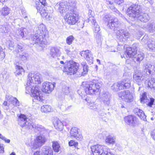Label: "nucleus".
Wrapping results in <instances>:
<instances>
[{"label":"nucleus","mask_w":155,"mask_h":155,"mask_svg":"<svg viewBox=\"0 0 155 155\" xmlns=\"http://www.w3.org/2000/svg\"><path fill=\"white\" fill-rule=\"evenodd\" d=\"M28 77V81L26 87V93H31V96L34 98L32 99L33 101L37 100L42 102L44 100L42 92L40 91L38 86L34 84L41 83L42 79L41 75L39 73H29Z\"/></svg>","instance_id":"1"},{"label":"nucleus","mask_w":155,"mask_h":155,"mask_svg":"<svg viewBox=\"0 0 155 155\" xmlns=\"http://www.w3.org/2000/svg\"><path fill=\"white\" fill-rule=\"evenodd\" d=\"M18 124L21 127H25L28 129H35L43 134H48V130L43 126L37 124L32 117H27L24 114H21L18 117Z\"/></svg>","instance_id":"2"},{"label":"nucleus","mask_w":155,"mask_h":155,"mask_svg":"<svg viewBox=\"0 0 155 155\" xmlns=\"http://www.w3.org/2000/svg\"><path fill=\"white\" fill-rule=\"evenodd\" d=\"M127 13L130 18L133 21L139 15H140L138 16V19L142 22H146L150 19L148 14L145 13L141 14V9L140 6L137 5L133 4L131 5L127 9Z\"/></svg>","instance_id":"3"},{"label":"nucleus","mask_w":155,"mask_h":155,"mask_svg":"<svg viewBox=\"0 0 155 155\" xmlns=\"http://www.w3.org/2000/svg\"><path fill=\"white\" fill-rule=\"evenodd\" d=\"M137 47L136 45H134L132 47H128L126 52L121 56L122 58L128 59L132 58L135 62H140L143 59L144 55L143 53L139 52L137 54Z\"/></svg>","instance_id":"4"},{"label":"nucleus","mask_w":155,"mask_h":155,"mask_svg":"<svg viewBox=\"0 0 155 155\" xmlns=\"http://www.w3.org/2000/svg\"><path fill=\"white\" fill-rule=\"evenodd\" d=\"M102 84L101 82L97 80H94L90 82H83L81 87L87 94H92L99 91Z\"/></svg>","instance_id":"5"},{"label":"nucleus","mask_w":155,"mask_h":155,"mask_svg":"<svg viewBox=\"0 0 155 155\" xmlns=\"http://www.w3.org/2000/svg\"><path fill=\"white\" fill-rule=\"evenodd\" d=\"M79 64L73 61L68 62L64 66V70L70 75L77 73L79 69Z\"/></svg>","instance_id":"6"},{"label":"nucleus","mask_w":155,"mask_h":155,"mask_svg":"<svg viewBox=\"0 0 155 155\" xmlns=\"http://www.w3.org/2000/svg\"><path fill=\"white\" fill-rule=\"evenodd\" d=\"M130 80L127 79L114 84L111 86V89L114 91H117L121 90L128 88L130 87Z\"/></svg>","instance_id":"7"},{"label":"nucleus","mask_w":155,"mask_h":155,"mask_svg":"<svg viewBox=\"0 0 155 155\" xmlns=\"http://www.w3.org/2000/svg\"><path fill=\"white\" fill-rule=\"evenodd\" d=\"M93 155H105L109 149L106 146L97 144L91 147Z\"/></svg>","instance_id":"8"},{"label":"nucleus","mask_w":155,"mask_h":155,"mask_svg":"<svg viewBox=\"0 0 155 155\" xmlns=\"http://www.w3.org/2000/svg\"><path fill=\"white\" fill-rule=\"evenodd\" d=\"M146 75L145 73H142L139 70H136L133 75V81L139 85H141Z\"/></svg>","instance_id":"9"},{"label":"nucleus","mask_w":155,"mask_h":155,"mask_svg":"<svg viewBox=\"0 0 155 155\" xmlns=\"http://www.w3.org/2000/svg\"><path fill=\"white\" fill-rule=\"evenodd\" d=\"M64 19L69 24L74 25L78 21L77 15L72 12L71 10L67 13L64 17Z\"/></svg>","instance_id":"10"},{"label":"nucleus","mask_w":155,"mask_h":155,"mask_svg":"<svg viewBox=\"0 0 155 155\" xmlns=\"http://www.w3.org/2000/svg\"><path fill=\"white\" fill-rule=\"evenodd\" d=\"M117 38L120 42H124L129 38L130 35L129 32L124 29L117 30L116 32Z\"/></svg>","instance_id":"11"},{"label":"nucleus","mask_w":155,"mask_h":155,"mask_svg":"<svg viewBox=\"0 0 155 155\" xmlns=\"http://www.w3.org/2000/svg\"><path fill=\"white\" fill-rule=\"evenodd\" d=\"M69 6L68 5V3L67 2H60L59 3H57L55 5V7L58 9V11L61 13H63L65 12L66 11L70 9L71 10V9L70 8L71 6L72 7H74V5H71L70 4Z\"/></svg>","instance_id":"12"},{"label":"nucleus","mask_w":155,"mask_h":155,"mask_svg":"<svg viewBox=\"0 0 155 155\" xmlns=\"http://www.w3.org/2000/svg\"><path fill=\"white\" fill-rule=\"evenodd\" d=\"M30 42L31 44L34 45V44L38 43L40 44H46L45 38L43 37L42 35H41L37 34H35L30 38Z\"/></svg>","instance_id":"13"},{"label":"nucleus","mask_w":155,"mask_h":155,"mask_svg":"<svg viewBox=\"0 0 155 155\" xmlns=\"http://www.w3.org/2000/svg\"><path fill=\"white\" fill-rule=\"evenodd\" d=\"M47 140L45 135H40L37 137L32 148L36 149L44 144Z\"/></svg>","instance_id":"14"},{"label":"nucleus","mask_w":155,"mask_h":155,"mask_svg":"<svg viewBox=\"0 0 155 155\" xmlns=\"http://www.w3.org/2000/svg\"><path fill=\"white\" fill-rule=\"evenodd\" d=\"M119 97L127 102H130L133 100V96L130 91L128 90L124 91L118 93Z\"/></svg>","instance_id":"15"},{"label":"nucleus","mask_w":155,"mask_h":155,"mask_svg":"<svg viewBox=\"0 0 155 155\" xmlns=\"http://www.w3.org/2000/svg\"><path fill=\"white\" fill-rule=\"evenodd\" d=\"M80 54L82 57H84L85 59L91 64L93 63V57L91 51L88 50L83 51L81 52Z\"/></svg>","instance_id":"16"},{"label":"nucleus","mask_w":155,"mask_h":155,"mask_svg":"<svg viewBox=\"0 0 155 155\" xmlns=\"http://www.w3.org/2000/svg\"><path fill=\"white\" fill-rule=\"evenodd\" d=\"M42 87L43 91L49 94L53 90L54 87V84L46 81L42 84Z\"/></svg>","instance_id":"17"},{"label":"nucleus","mask_w":155,"mask_h":155,"mask_svg":"<svg viewBox=\"0 0 155 155\" xmlns=\"http://www.w3.org/2000/svg\"><path fill=\"white\" fill-rule=\"evenodd\" d=\"M144 72L146 75L149 74H153L155 72V67L149 63H146L143 64V67Z\"/></svg>","instance_id":"18"},{"label":"nucleus","mask_w":155,"mask_h":155,"mask_svg":"<svg viewBox=\"0 0 155 155\" xmlns=\"http://www.w3.org/2000/svg\"><path fill=\"white\" fill-rule=\"evenodd\" d=\"M93 28L94 35L95 36L97 42L98 43H101L102 39L101 32L100 31V29L99 26L98 25H96L95 26H93Z\"/></svg>","instance_id":"19"},{"label":"nucleus","mask_w":155,"mask_h":155,"mask_svg":"<svg viewBox=\"0 0 155 155\" xmlns=\"http://www.w3.org/2000/svg\"><path fill=\"white\" fill-rule=\"evenodd\" d=\"M120 25V22L116 18L109 20L108 21L107 26L111 29H114L118 28Z\"/></svg>","instance_id":"20"},{"label":"nucleus","mask_w":155,"mask_h":155,"mask_svg":"<svg viewBox=\"0 0 155 155\" xmlns=\"http://www.w3.org/2000/svg\"><path fill=\"white\" fill-rule=\"evenodd\" d=\"M37 9L38 12L40 13L42 17L46 18L48 20H51V16L50 14L48 13V11H46L45 7L42 8L38 7L37 8Z\"/></svg>","instance_id":"21"},{"label":"nucleus","mask_w":155,"mask_h":155,"mask_svg":"<svg viewBox=\"0 0 155 155\" xmlns=\"http://www.w3.org/2000/svg\"><path fill=\"white\" fill-rule=\"evenodd\" d=\"M124 119L126 123L131 126H134L137 123V118L134 116L129 115L125 117Z\"/></svg>","instance_id":"22"},{"label":"nucleus","mask_w":155,"mask_h":155,"mask_svg":"<svg viewBox=\"0 0 155 155\" xmlns=\"http://www.w3.org/2000/svg\"><path fill=\"white\" fill-rule=\"evenodd\" d=\"M110 95L108 92H103L101 95L100 99L104 104L108 105L110 104Z\"/></svg>","instance_id":"23"},{"label":"nucleus","mask_w":155,"mask_h":155,"mask_svg":"<svg viewBox=\"0 0 155 155\" xmlns=\"http://www.w3.org/2000/svg\"><path fill=\"white\" fill-rule=\"evenodd\" d=\"M36 31L38 34L42 35L44 38H45V37L47 34L45 26L43 24H41L38 25Z\"/></svg>","instance_id":"24"},{"label":"nucleus","mask_w":155,"mask_h":155,"mask_svg":"<svg viewBox=\"0 0 155 155\" xmlns=\"http://www.w3.org/2000/svg\"><path fill=\"white\" fill-rule=\"evenodd\" d=\"M70 133L71 136L74 137L77 140H81L82 139V136L78 133V129L76 127H72Z\"/></svg>","instance_id":"25"},{"label":"nucleus","mask_w":155,"mask_h":155,"mask_svg":"<svg viewBox=\"0 0 155 155\" xmlns=\"http://www.w3.org/2000/svg\"><path fill=\"white\" fill-rule=\"evenodd\" d=\"M50 54L53 58H54L60 56L61 54V52L59 48L54 47L51 49Z\"/></svg>","instance_id":"26"},{"label":"nucleus","mask_w":155,"mask_h":155,"mask_svg":"<svg viewBox=\"0 0 155 155\" xmlns=\"http://www.w3.org/2000/svg\"><path fill=\"white\" fill-rule=\"evenodd\" d=\"M143 28L150 33H153L155 31V25L153 23H149L144 25Z\"/></svg>","instance_id":"27"},{"label":"nucleus","mask_w":155,"mask_h":155,"mask_svg":"<svg viewBox=\"0 0 155 155\" xmlns=\"http://www.w3.org/2000/svg\"><path fill=\"white\" fill-rule=\"evenodd\" d=\"M16 33L18 35L19 38H23L27 35V30L25 28H21L18 30Z\"/></svg>","instance_id":"28"},{"label":"nucleus","mask_w":155,"mask_h":155,"mask_svg":"<svg viewBox=\"0 0 155 155\" xmlns=\"http://www.w3.org/2000/svg\"><path fill=\"white\" fill-rule=\"evenodd\" d=\"M55 128L58 130H60L62 129L63 125L62 122L59 120L55 119L53 122Z\"/></svg>","instance_id":"29"},{"label":"nucleus","mask_w":155,"mask_h":155,"mask_svg":"<svg viewBox=\"0 0 155 155\" xmlns=\"http://www.w3.org/2000/svg\"><path fill=\"white\" fill-rule=\"evenodd\" d=\"M94 12L91 10H89L88 13L89 18L88 19L89 21H90L92 22L94 26L98 25L94 18Z\"/></svg>","instance_id":"30"},{"label":"nucleus","mask_w":155,"mask_h":155,"mask_svg":"<svg viewBox=\"0 0 155 155\" xmlns=\"http://www.w3.org/2000/svg\"><path fill=\"white\" fill-rule=\"evenodd\" d=\"M42 153L44 155H53V152L52 149L49 147L44 146L42 148Z\"/></svg>","instance_id":"31"},{"label":"nucleus","mask_w":155,"mask_h":155,"mask_svg":"<svg viewBox=\"0 0 155 155\" xmlns=\"http://www.w3.org/2000/svg\"><path fill=\"white\" fill-rule=\"evenodd\" d=\"M9 98V100H10L11 103L15 106H18L20 105V103L18 101L15 97H14L12 96L8 97Z\"/></svg>","instance_id":"32"},{"label":"nucleus","mask_w":155,"mask_h":155,"mask_svg":"<svg viewBox=\"0 0 155 155\" xmlns=\"http://www.w3.org/2000/svg\"><path fill=\"white\" fill-rule=\"evenodd\" d=\"M41 110L42 112L46 113L51 111V107L48 105H45L41 107Z\"/></svg>","instance_id":"33"},{"label":"nucleus","mask_w":155,"mask_h":155,"mask_svg":"<svg viewBox=\"0 0 155 155\" xmlns=\"http://www.w3.org/2000/svg\"><path fill=\"white\" fill-rule=\"evenodd\" d=\"M52 147L54 151L56 152H58L59 151L60 146L57 141L53 142Z\"/></svg>","instance_id":"34"},{"label":"nucleus","mask_w":155,"mask_h":155,"mask_svg":"<svg viewBox=\"0 0 155 155\" xmlns=\"http://www.w3.org/2000/svg\"><path fill=\"white\" fill-rule=\"evenodd\" d=\"M24 70L22 67L16 65V71L15 72L16 75H19L21 74L22 73L24 72Z\"/></svg>","instance_id":"35"},{"label":"nucleus","mask_w":155,"mask_h":155,"mask_svg":"<svg viewBox=\"0 0 155 155\" xmlns=\"http://www.w3.org/2000/svg\"><path fill=\"white\" fill-rule=\"evenodd\" d=\"M148 85L150 88H153L155 90V79L153 78H151L148 81Z\"/></svg>","instance_id":"36"},{"label":"nucleus","mask_w":155,"mask_h":155,"mask_svg":"<svg viewBox=\"0 0 155 155\" xmlns=\"http://www.w3.org/2000/svg\"><path fill=\"white\" fill-rule=\"evenodd\" d=\"M115 141L113 137L110 136H109L106 137L105 142L107 143H113Z\"/></svg>","instance_id":"37"},{"label":"nucleus","mask_w":155,"mask_h":155,"mask_svg":"<svg viewBox=\"0 0 155 155\" xmlns=\"http://www.w3.org/2000/svg\"><path fill=\"white\" fill-rule=\"evenodd\" d=\"M9 11V9L8 7H4L2 8L1 12L3 15H7L8 14Z\"/></svg>","instance_id":"38"},{"label":"nucleus","mask_w":155,"mask_h":155,"mask_svg":"<svg viewBox=\"0 0 155 155\" xmlns=\"http://www.w3.org/2000/svg\"><path fill=\"white\" fill-rule=\"evenodd\" d=\"M148 46L150 49L153 50L155 48V41L151 40L148 41Z\"/></svg>","instance_id":"39"},{"label":"nucleus","mask_w":155,"mask_h":155,"mask_svg":"<svg viewBox=\"0 0 155 155\" xmlns=\"http://www.w3.org/2000/svg\"><path fill=\"white\" fill-rule=\"evenodd\" d=\"M74 38L73 36L70 35L66 39V43L68 45H71L72 43V42L74 41Z\"/></svg>","instance_id":"40"},{"label":"nucleus","mask_w":155,"mask_h":155,"mask_svg":"<svg viewBox=\"0 0 155 155\" xmlns=\"http://www.w3.org/2000/svg\"><path fill=\"white\" fill-rule=\"evenodd\" d=\"M137 115L143 120H145V119H146V116L143 111V112H139V113L137 114Z\"/></svg>","instance_id":"41"},{"label":"nucleus","mask_w":155,"mask_h":155,"mask_svg":"<svg viewBox=\"0 0 155 155\" xmlns=\"http://www.w3.org/2000/svg\"><path fill=\"white\" fill-rule=\"evenodd\" d=\"M28 54H27L23 52L21 54H19V57L23 61L26 60L27 59Z\"/></svg>","instance_id":"42"},{"label":"nucleus","mask_w":155,"mask_h":155,"mask_svg":"<svg viewBox=\"0 0 155 155\" xmlns=\"http://www.w3.org/2000/svg\"><path fill=\"white\" fill-rule=\"evenodd\" d=\"M5 56L4 51L0 46V59L4 58Z\"/></svg>","instance_id":"43"},{"label":"nucleus","mask_w":155,"mask_h":155,"mask_svg":"<svg viewBox=\"0 0 155 155\" xmlns=\"http://www.w3.org/2000/svg\"><path fill=\"white\" fill-rule=\"evenodd\" d=\"M13 43L12 41H9L7 42V45L8 46L10 50H12L13 48Z\"/></svg>","instance_id":"44"},{"label":"nucleus","mask_w":155,"mask_h":155,"mask_svg":"<svg viewBox=\"0 0 155 155\" xmlns=\"http://www.w3.org/2000/svg\"><path fill=\"white\" fill-rule=\"evenodd\" d=\"M89 107L91 109L94 110L97 109V107L94 103H91L89 104Z\"/></svg>","instance_id":"45"},{"label":"nucleus","mask_w":155,"mask_h":155,"mask_svg":"<svg viewBox=\"0 0 155 155\" xmlns=\"http://www.w3.org/2000/svg\"><path fill=\"white\" fill-rule=\"evenodd\" d=\"M17 50L18 52L23 50V48L22 45L18 44L17 46Z\"/></svg>","instance_id":"46"},{"label":"nucleus","mask_w":155,"mask_h":155,"mask_svg":"<svg viewBox=\"0 0 155 155\" xmlns=\"http://www.w3.org/2000/svg\"><path fill=\"white\" fill-rule=\"evenodd\" d=\"M69 145L71 146H74L75 147L78 145V143L74 141L71 140L69 142Z\"/></svg>","instance_id":"47"},{"label":"nucleus","mask_w":155,"mask_h":155,"mask_svg":"<svg viewBox=\"0 0 155 155\" xmlns=\"http://www.w3.org/2000/svg\"><path fill=\"white\" fill-rule=\"evenodd\" d=\"M154 101V100L153 98H150V101L147 104V105L150 107H152V105L153 104V102Z\"/></svg>","instance_id":"48"},{"label":"nucleus","mask_w":155,"mask_h":155,"mask_svg":"<svg viewBox=\"0 0 155 155\" xmlns=\"http://www.w3.org/2000/svg\"><path fill=\"white\" fill-rule=\"evenodd\" d=\"M21 12L22 14V16L23 17L25 18H27V13L25 10L24 9H21Z\"/></svg>","instance_id":"49"},{"label":"nucleus","mask_w":155,"mask_h":155,"mask_svg":"<svg viewBox=\"0 0 155 155\" xmlns=\"http://www.w3.org/2000/svg\"><path fill=\"white\" fill-rule=\"evenodd\" d=\"M64 91V93L65 94L68 95L70 92V90L69 87H65V89L64 91Z\"/></svg>","instance_id":"50"},{"label":"nucleus","mask_w":155,"mask_h":155,"mask_svg":"<svg viewBox=\"0 0 155 155\" xmlns=\"http://www.w3.org/2000/svg\"><path fill=\"white\" fill-rule=\"evenodd\" d=\"M134 111L135 114L137 115L139 112H143V110L138 108H135L134 110Z\"/></svg>","instance_id":"51"},{"label":"nucleus","mask_w":155,"mask_h":155,"mask_svg":"<svg viewBox=\"0 0 155 155\" xmlns=\"http://www.w3.org/2000/svg\"><path fill=\"white\" fill-rule=\"evenodd\" d=\"M83 71H84V72H82V75H83L84 74H85L88 71V67L87 66H83Z\"/></svg>","instance_id":"52"},{"label":"nucleus","mask_w":155,"mask_h":155,"mask_svg":"<svg viewBox=\"0 0 155 155\" xmlns=\"http://www.w3.org/2000/svg\"><path fill=\"white\" fill-rule=\"evenodd\" d=\"M114 2L115 3L120 5L124 2V0H114Z\"/></svg>","instance_id":"53"},{"label":"nucleus","mask_w":155,"mask_h":155,"mask_svg":"<svg viewBox=\"0 0 155 155\" xmlns=\"http://www.w3.org/2000/svg\"><path fill=\"white\" fill-rule=\"evenodd\" d=\"M150 134L153 138L155 140V130H154L151 132Z\"/></svg>","instance_id":"54"},{"label":"nucleus","mask_w":155,"mask_h":155,"mask_svg":"<svg viewBox=\"0 0 155 155\" xmlns=\"http://www.w3.org/2000/svg\"><path fill=\"white\" fill-rule=\"evenodd\" d=\"M40 3L44 6L46 5L47 3L46 0H39Z\"/></svg>","instance_id":"55"},{"label":"nucleus","mask_w":155,"mask_h":155,"mask_svg":"<svg viewBox=\"0 0 155 155\" xmlns=\"http://www.w3.org/2000/svg\"><path fill=\"white\" fill-rule=\"evenodd\" d=\"M146 96L145 94H143L142 95V97L140 98L141 101L142 102H145L144 101L145 100V98H146Z\"/></svg>","instance_id":"56"},{"label":"nucleus","mask_w":155,"mask_h":155,"mask_svg":"<svg viewBox=\"0 0 155 155\" xmlns=\"http://www.w3.org/2000/svg\"><path fill=\"white\" fill-rule=\"evenodd\" d=\"M4 149L3 145L0 143V151L1 153H3L4 152Z\"/></svg>","instance_id":"57"},{"label":"nucleus","mask_w":155,"mask_h":155,"mask_svg":"<svg viewBox=\"0 0 155 155\" xmlns=\"http://www.w3.org/2000/svg\"><path fill=\"white\" fill-rule=\"evenodd\" d=\"M113 11H114L115 12H116V13L118 14V15L120 16H122V15L121 14H120V12L119 11H118L115 8H114L113 9Z\"/></svg>","instance_id":"58"},{"label":"nucleus","mask_w":155,"mask_h":155,"mask_svg":"<svg viewBox=\"0 0 155 155\" xmlns=\"http://www.w3.org/2000/svg\"><path fill=\"white\" fill-rule=\"evenodd\" d=\"M105 155H114L113 153H112L110 150L109 149V150H108V152H107Z\"/></svg>","instance_id":"59"},{"label":"nucleus","mask_w":155,"mask_h":155,"mask_svg":"<svg viewBox=\"0 0 155 155\" xmlns=\"http://www.w3.org/2000/svg\"><path fill=\"white\" fill-rule=\"evenodd\" d=\"M3 140H4L6 143H8L10 142V140L7 139L5 137V138Z\"/></svg>","instance_id":"60"},{"label":"nucleus","mask_w":155,"mask_h":155,"mask_svg":"<svg viewBox=\"0 0 155 155\" xmlns=\"http://www.w3.org/2000/svg\"><path fill=\"white\" fill-rule=\"evenodd\" d=\"M33 155H41V154L40 152L37 151L34 153Z\"/></svg>","instance_id":"61"},{"label":"nucleus","mask_w":155,"mask_h":155,"mask_svg":"<svg viewBox=\"0 0 155 155\" xmlns=\"http://www.w3.org/2000/svg\"><path fill=\"white\" fill-rule=\"evenodd\" d=\"M3 105H4L5 106H8L9 104L7 102V101H5L3 103Z\"/></svg>","instance_id":"62"},{"label":"nucleus","mask_w":155,"mask_h":155,"mask_svg":"<svg viewBox=\"0 0 155 155\" xmlns=\"http://www.w3.org/2000/svg\"><path fill=\"white\" fill-rule=\"evenodd\" d=\"M65 51L66 52V53L67 54H70V51H69V50H68V49H66L65 50Z\"/></svg>","instance_id":"63"},{"label":"nucleus","mask_w":155,"mask_h":155,"mask_svg":"<svg viewBox=\"0 0 155 155\" xmlns=\"http://www.w3.org/2000/svg\"><path fill=\"white\" fill-rule=\"evenodd\" d=\"M5 137L2 135L1 134H0V138L2 140L5 139L4 138Z\"/></svg>","instance_id":"64"}]
</instances>
